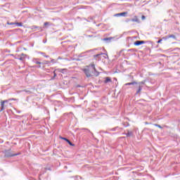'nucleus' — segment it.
<instances>
[{
    "mask_svg": "<svg viewBox=\"0 0 180 180\" xmlns=\"http://www.w3.org/2000/svg\"><path fill=\"white\" fill-rule=\"evenodd\" d=\"M84 74L87 77H92V75L94 72L96 71V69L95 68V65H92L91 66H88L86 68L83 70Z\"/></svg>",
    "mask_w": 180,
    "mask_h": 180,
    "instance_id": "f257e3e1",
    "label": "nucleus"
},
{
    "mask_svg": "<svg viewBox=\"0 0 180 180\" xmlns=\"http://www.w3.org/2000/svg\"><path fill=\"white\" fill-rule=\"evenodd\" d=\"M9 100H4V101H1L0 103H1V110L0 112H4V110H5V108H6L8 106V105H6V103H8Z\"/></svg>",
    "mask_w": 180,
    "mask_h": 180,
    "instance_id": "f03ea898",
    "label": "nucleus"
},
{
    "mask_svg": "<svg viewBox=\"0 0 180 180\" xmlns=\"http://www.w3.org/2000/svg\"><path fill=\"white\" fill-rule=\"evenodd\" d=\"M146 43L144 41H136L134 42V46H141V44H144Z\"/></svg>",
    "mask_w": 180,
    "mask_h": 180,
    "instance_id": "7ed1b4c3",
    "label": "nucleus"
},
{
    "mask_svg": "<svg viewBox=\"0 0 180 180\" xmlns=\"http://www.w3.org/2000/svg\"><path fill=\"white\" fill-rule=\"evenodd\" d=\"M131 22H136V23H140V20H139V17L137 15H135L134 18H132Z\"/></svg>",
    "mask_w": 180,
    "mask_h": 180,
    "instance_id": "20e7f679",
    "label": "nucleus"
},
{
    "mask_svg": "<svg viewBox=\"0 0 180 180\" xmlns=\"http://www.w3.org/2000/svg\"><path fill=\"white\" fill-rule=\"evenodd\" d=\"M108 82H112V79L110 77H107L104 81V84H108Z\"/></svg>",
    "mask_w": 180,
    "mask_h": 180,
    "instance_id": "39448f33",
    "label": "nucleus"
},
{
    "mask_svg": "<svg viewBox=\"0 0 180 180\" xmlns=\"http://www.w3.org/2000/svg\"><path fill=\"white\" fill-rule=\"evenodd\" d=\"M141 89H143V86H139V89L136 91V94H140V92H141Z\"/></svg>",
    "mask_w": 180,
    "mask_h": 180,
    "instance_id": "423d86ee",
    "label": "nucleus"
},
{
    "mask_svg": "<svg viewBox=\"0 0 180 180\" xmlns=\"http://www.w3.org/2000/svg\"><path fill=\"white\" fill-rule=\"evenodd\" d=\"M67 143H68V144H70L72 147H75V144L71 143V141H70V140L66 139Z\"/></svg>",
    "mask_w": 180,
    "mask_h": 180,
    "instance_id": "0eeeda50",
    "label": "nucleus"
},
{
    "mask_svg": "<svg viewBox=\"0 0 180 180\" xmlns=\"http://www.w3.org/2000/svg\"><path fill=\"white\" fill-rule=\"evenodd\" d=\"M136 84H137V82H133L127 83V84H125V85L126 86H127V85H136Z\"/></svg>",
    "mask_w": 180,
    "mask_h": 180,
    "instance_id": "6e6552de",
    "label": "nucleus"
},
{
    "mask_svg": "<svg viewBox=\"0 0 180 180\" xmlns=\"http://www.w3.org/2000/svg\"><path fill=\"white\" fill-rule=\"evenodd\" d=\"M15 25H16V26H18V27L23 26V24L22 22H16Z\"/></svg>",
    "mask_w": 180,
    "mask_h": 180,
    "instance_id": "1a4fd4ad",
    "label": "nucleus"
},
{
    "mask_svg": "<svg viewBox=\"0 0 180 180\" xmlns=\"http://www.w3.org/2000/svg\"><path fill=\"white\" fill-rule=\"evenodd\" d=\"M120 15H121V16H124L125 15H127V12L120 13Z\"/></svg>",
    "mask_w": 180,
    "mask_h": 180,
    "instance_id": "9d476101",
    "label": "nucleus"
},
{
    "mask_svg": "<svg viewBox=\"0 0 180 180\" xmlns=\"http://www.w3.org/2000/svg\"><path fill=\"white\" fill-rule=\"evenodd\" d=\"M56 77H57V74L56 73V70L53 71V77L52 78V79H54V78H56Z\"/></svg>",
    "mask_w": 180,
    "mask_h": 180,
    "instance_id": "9b49d317",
    "label": "nucleus"
},
{
    "mask_svg": "<svg viewBox=\"0 0 180 180\" xmlns=\"http://www.w3.org/2000/svg\"><path fill=\"white\" fill-rule=\"evenodd\" d=\"M155 126L156 127H158L159 129H162V127L160 126V124H155Z\"/></svg>",
    "mask_w": 180,
    "mask_h": 180,
    "instance_id": "f8f14e48",
    "label": "nucleus"
},
{
    "mask_svg": "<svg viewBox=\"0 0 180 180\" xmlns=\"http://www.w3.org/2000/svg\"><path fill=\"white\" fill-rule=\"evenodd\" d=\"M60 139L61 140H65V141H67V140H68L67 138H64V137H63V136H60Z\"/></svg>",
    "mask_w": 180,
    "mask_h": 180,
    "instance_id": "ddd939ff",
    "label": "nucleus"
},
{
    "mask_svg": "<svg viewBox=\"0 0 180 180\" xmlns=\"http://www.w3.org/2000/svg\"><path fill=\"white\" fill-rule=\"evenodd\" d=\"M15 155H18V154H15V155H6L7 157H15Z\"/></svg>",
    "mask_w": 180,
    "mask_h": 180,
    "instance_id": "4468645a",
    "label": "nucleus"
},
{
    "mask_svg": "<svg viewBox=\"0 0 180 180\" xmlns=\"http://www.w3.org/2000/svg\"><path fill=\"white\" fill-rule=\"evenodd\" d=\"M44 26H49V25H50V23L49 22H44Z\"/></svg>",
    "mask_w": 180,
    "mask_h": 180,
    "instance_id": "2eb2a0df",
    "label": "nucleus"
},
{
    "mask_svg": "<svg viewBox=\"0 0 180 180\" xmlns=\"http://www.w3.org/2000/svg\"><path fill=\"white\" fill-rule=\"evenodd\" d=\"M44 64H50V61L49 60H45Z\"/></svg>",
    "mask_w": 180,
    "mask_h": 180,
    "instance_id": "dca6fc26",
    "label": "nucleus"
},
{
    "mask_svg": "<svg viewBox=\"0 0 180 180\" xmlns=\"http://www.w3.org/2000/svg\"><path fill=\"white\" fill-rule=\"evenodd\" d=\"M24 58H23V57H20V58H19V60H20V61H23Z\"/></svg>",
    "mask_w": 180,
    "mask_h": 180,
    "instance_id": "f3484780",
    "label": "nucleus"
},
{
    "mask_svg": "<svg viewBox=\"0 0 180 180\" xmlns=\"http://www.w3.org/2000/svg\"><path fill=\"white\" fill-rule=\"evenodd\" d=\"M35 64H38L39 65H40V64H41V62H39V61H36V62H35Z\"/></svg>",
    "mask_w": 180,
    "mask_h": 180,
    "instance_id": "a211bd4d",
    "label": "nucleus"
},
{
    "mask_svg": "<svg viewBox=\"0 0 180 180\" xmlns=\"http://www.w3.org/2000/svg\"><path fill=\"white\" fill-rule=\"evenodd\" d=\"M115 16H121L120 13H117L115 15Z\"/></svg>",
    "mask_w": 180,
    "mask_h": 180,
    "instance_id": "6ab92c4d",
    "label": "nucleus"
},
{
    "mask_svg": "<svg viewBox=\"0 0 180 180\" xmlns=\"http://www.w3.org/2000/svg\"><path fill=\"white\" fill-rule=\"evenodd\" d=\"M142 20H144V19H146V16H144V15H142Z\"/></svg>",
    "mask_w": 180,
    "mask_h": 180,
    "instance_id": "aec40b11",
    "label": "nucleus"
},
{
    "mask_svg": "<svg viewBox=\"0 0 180 180\" xmlns=\"http://www.w3.org/2000/svg\"><path fill=\"white\" fill-rule=\"evenodd\" d=\"M104 40L105 41H106V40H111V39L110 38H105Z\"/></svg>",
    "mask_w": 180,
    "mask_h": 180,
    "instance_id": "412c9836",
    "label": "nucleus"
},
{
    "mask_svg": "<svg viewBox=\"0 0 180 180\" xmlns=\"http://www.w3.org/2000/svg\"><path fill=\"white\" fill-rule=\"evenodd\" d=\"M161 41H162V39L158 40V43L160 44V43H161Z\"/></svg>",
    "mask_w": 180,
    "mask_h": 180,
    "instance_id": "4be33fe9",
    "label": "nucleus"
},
{
    "mask_svg": "<svg viewBox=\"0 0 180 180\" xmlns=\"http://www.w3.org/2000/svg\"><path fill=\"white\" fill-rule=\"evenodd\" d=\"M51 63H54V59H51Z\"/></svg>",
    "mask_w": 180,
    "mask_h": 180,
    "instance_id": "5701e85b",
    "label": "nucleus"
},
{
    "mask_svg": "<svg viewBox=\"0 0 180 180\" xmlns=\"http://www.w3.org/2000/svg\"><path fill=\"white\" fill-rule=\"evenodd\" d=\"M44 57H45L46 58H49V57H50V56H44Z\"/></svg>",
    "mask_w": 180,
    "mask_h": 180,
    "instance_id": "b1692460",
    "label": "nucleus"
},
{
    "mask_svg": "<svg viewBox=\"0 0 180 180\" xmlns=\"http://www.w3.org/2000/svg\"><path fill=\"white\" fill-rule=\"evenodd\" d=\"M9 101H15L14 98H11Z\"/></svg>",
    "mask_w": 180,
    "mask_h": 180,
    "instance_id": "393cba45",
    "label": "nucleus"
},
{
    "mask_svg": "<svg viewBox=\"0 0 180 180\" xmlns=\"http://www.w3.org/2000/svg\"><path fill=\"white\" fill-rule=\"evenodd\" d=\"M169 37H174V35H171V36H169Z\"/></svg>",
    "mask_w": 180,
    "mask_h": 180,
    "instance_id": "a878e982",
    "label": "nucleus"
},
{
    "mask_svg": "<svg viewBox=\"0 0 180 180\" xmlns=\"http://www.w3.org/2000/svg\"><path fill=\"white\" fill-rule=\"evenodd\" d=\"M25 92H30V91H26V90H25Z\"/></svg>",
    "mask_w": 180,
    "mask_h": 180,
    "instance_id": "bb28decb",
    "label": "nucleus"
},
{
    "mask_svg": "<svg viewBox=\"0 0 180 180\" xmlns=\"http://www.w3.org/2000/svg\"><path fill=\"white\" fill-rule=\"evenodd\" d=\"M22 56H25L24 53H22Z\"/></svg>",
    "mask_w": 180,
    "mask_h": 180,
    "instance_id": "cd10ccee",
    "label": "nucleus"
}]
</instances>
